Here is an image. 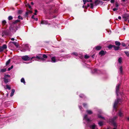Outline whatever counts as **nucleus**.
Segmentation results:
<instances>
[{
	"label": "nucleus",
	"mask_w": 129,
	"mask_h": 129,
	"mask_svg": "<svg viewBox=\"0 0 129 129\" xmlns=\"http://www.w3.org/2000/svg\"><path fill=\"white\" fill-rule=\"evenodd\" d=\"M13 68V66H11V67H10V68H11V69H12Z\"/></svg>",
	"instance_id": "nucleus-61"
},
{
	"label": "nucleus",
	"mask_w": 129,
	"mask_h": 129,
	"mask_svg": "<svg viewBox=\"0 0 129 129\" xmlns=\"http://www.w3.org/2000/svg\"><path fill=\"white\" fill-rule=\"evenodd\" d=\"M123 112L121 109H120L119 110L118 113V115L120 117H121L123 116Z\"/></svg>",
	"instance_id": "nucleus-11"
},
{
	"label": "nucleus",
	"mask_w": 129,
	"mask_h": 129,
	"mask_svg": "<svg viewBox=\"0 0 129 129\" xmlns=\"http://www.w3.org/2000/svg\"><path fill=\"white\" fill-rule=\"evenodd\" d=\"M10 59H9L6 62V65H7L9 64V63H10Z\"/></svg>",
	"instance_id": "nucleus-32"
},
{
	"label": "nucleus",
	"mask_w": 129,
	"mask_h": 129,
	"mask_svg": "<svg viewBox=\"0 0 129 129\" xmlns=\"http://www.w3.org/2000/svg\"><path fill=\"white\" fill-rule=\"evenodd\" d=\"M13 68V66H11V67H10V68H11V69H12Z\"/></svg>",
	"instance_id": "nucleus-60"
},
{
	"label": "nucleus",
	"mask_w": 129,
	"mask_h": 129,
	"mask_svg": "<svg viewBox=\"0 0 129 129\" xmlns=\"http://www.w3.org/2000/svg\"><path fill=\"white\" fill-rule=\"evenodd\" d=\"M101 48V47L100 46H98L95 47V49L97 50H100Z\"/></svg>",
	"instance_id": "nucleus-27"
},
{
	"label": "nucleus",
	"mask_w": 129,
	"mask_h": 129,
	"mask_svg": "<svg viewBox=\"0 0 129 129\" xmlns=\"http://www.w3.org/2000/svg\"><path fill=\"white\" fill-rule=\"evenodd\" d=\"M4 50V49L3 48L2 46L0 47V51H2Z\"/></svg>",
	"instance_id": "nucleus-47"
},
{
	"label": "nucleus",
	"mask_w": 129,
	"mask_h": 129,
	"mask_svg": "<svg viewBox=\"0 0 129 129\" xmlns=\"http://www.w3.org/2000/svg\"><path fill=\"white\" fill-rule=\"evenodd\" d=\"M25 5L26 7H28L30 9H31V6L28 4H26Z\"/></svg>",
	"instance_id": "nucleus-35"
},
{
	"label": "nucleus",
	"mask_w": 129,
	"mask_h": 129,
	"mask_svg": "<svg viewBox=\"0 0 129 129\" xmlns=\"http://www.w3.org/2000/svg\"><path fill=\"white\" fill-rule=\"evenodd\" d=\"M119 48V46H116L114 49L115 50H118Z\"/></svg>",
	"instance_id": "nucleus-38"
},
{
	"label": "nucleus",
	"mask_w": 129,
	"mask_h": 129,
	"mask_svg": "<svg viewBox=\"0 0 129 129\" xmlns=\"http://www.w3.org/2000/svg\"><path fill=\"white\" fill-rule=\"evenodd\" d=\"M6 68H4L2 69L1 70V71L2 72H5L6 71Z\"/></svg>",
	"instance_id": "nucleus-34"
},
{
	"label": "nucleus",
	"mask_w": 129,
	"mask_h": 129,
	"mask_svg": "<svg viewBox=\"0 0 129 129\" xmlns=\"http://www.w3.org/2000/svg\"><path fill=\"white\" fill-rule=\"evenodd\" d=\"M79 107L80 110H81V108H82L81 106H79Z\"/></svg>",
	"instance_id": "nucleus-57"
},
{
	"label": "nucleus",
	"mask_w": 129,
	"mask_h": 129,
	"mask_svg": "<svg viewBox=\"0 0 129 129\" xmlns=\"http://www.w3.org/2000/svg\"><path fill=\"white\" fill-rule=\"evenodd\" d=\"M105 54V52L103 50H102L99 52V54L101 55V56L104 55Z\"/></svg>",
	"instance_id": "nucleus-15"
},
{
	"label": "nucleus",
	"mask_w": 129,
	"mask_h": 129,
	"mask_svg": "<svg viewBox=\"0 0 129 129\" xmlns=\"http://www.w3.org/2000/svg\"><path fill=\"white\" fill-rule=\"evenodd\" d=\"M42 57H43V58L41 56V58H43L44 59V60H42L41 59H39V60H41V61H42L43 62H45V60L44 59V58H47V56L46 54H44L43 55ZM39 60V59L37 60L38 61Z\"/></svg>",
	"instance_id": "nucleus-10"
},
{
	"label": "nucleus",
	"mask_w": 129,
	"mask_h": 129,
	"mask_svg": "<svg viewBox=\"0 0 129 129\" xmlns=\"http://www.w3.org/2000/svg\"><path fill=\"white\" fill-rule=\"evenodd\" d=\"M83 1L84 3V4L85 5L86 3L87 2H92V0H83Z\"/></svg>",
	"instance_id": "nucleus-17"
},
{
	"label": "nucleus",
	"mask_w": 129,
	"mask_h": 129,
	"mask_svg": "<svg viewBox=\"0 0 129 129\" xmlns=\"http://www.w3.org/2000/svg\"><path fill=\"white\" fill-rule=\"evenodd\" d=\"M9 34V31L8 30L4 31L3 33V35H8Z\"/></svg>",
	"instance_id": "nucleus-12"
},
{
	"label": "nucleus",
	"mask_w": 129,
	"mask_h": 129,
	"mask_svg": "<svg viewBox=\"0 0 129 129\" xmlns=\"http://www.w3.org/2000/svg\"><path fill=\"white\" fill-rule=\"evenodd\" d=\"M37 11L36 10H35V13H34V14L35 15H37Z\"/></svg>",
	"instance_id": "nucleus-48"
},
{
	"label": "nucleus",
	"mask_w": 129,
	"mask_h": 129,
	"mask_svg": "<svg viewBox=\"0 0 129 129\" xmlns=\"http://www.w3.org/2000/svg\"><path fill=\"white\" fill-rule=\"evenodd\" d=\"M113 46L112 45H110L108 46V47L109 49L113 47Z\"/></svg>",
	"instance_id": "nucleus-40"
},
{
	"label": "nucleus",
	"mask_w": 129,
	"mask_h": 129,
	"mask_svg": "<svg viewBox=\"0 0 129 129\" xmlns=\"http://www.w3.org/2000/svg\"><path fill=\"white\" fill-rule=\"evenodd\" d=\"M20 21L19 20H17L13 22V23L14 24V26H12L10 28V30L11 31H12L13 33H14L16 31L17 29V27L16 26L15 24Z\"/></svg>",
	"instance_id": "nucleus-3"
},
{
	"label": "nucleus",
	"mask_w": 129,
	"mask_h": 129,
	"mask_svg": "<svg viewBox=\"0 0 129 129\" xmlns=\"http://www.w3.org/2000/svg\"><path fill=\"white\" fill-rule=\"evenodd\" d=\"M4 49H6L7 48V46L5 44H4L2 46Z\"/></svg>",
	"instance_id": "nucleus-31"
},
{
	"label": "nucleus",
	"mask_w": 129,
	"mask_h": 129,
	"mask_svg": "<svg viewBox=\"0 0 129 129\" xmlns=\"http://www.w3.org/2000/svg\"><path fill=\"white\" fill-rule=\"evenodd\" d=\"M34 15H33L32 16V18L33 19H34L35 18H34Z\"/></svg>",
	"instance_id": "nucleus-63"
},
{
	"label": "nucleus",
	"mask_w": 129,
	"mask_h": 129,
	"mask_svg": "<svg viewBox=\"0 0 129 129\" xmlns=\"http://www.w3.org/2000/svg\"><path fill=\"white\" fill-rule=\"evenodd\" d=\"M51 62L53 63H55L59 60H61L60 58L59 59L58 58H56L55 57H51Z\"/></svg>",
	"instance_id": "nucleus-7"
},
{
	"label": "nucleus",
	"mask_w": 129,
	"mask_h": 129,
	"mask_svg": "<svg viewBox=\"0 0 129 129\" xmlns=\"http://www.w3.org/2000/svg\"><path fill=\"white\" fill-rule=\"evenodd\" d=\"M129 17V15L126 14L124 15V16H123V18H126L128 19Z\"/></svg>",
	"instance_id": "nucleus-19"
},
{
	"label": "nucleus",
	"mask_w": 129,
	"mask_h": 129,
	"mask_svg": "<svg viewBox=\"0 0 129 129\" xmlns=\"http://www.w3.org/2000/svg\"><path fill=\"white\" fill-rule=\"evenodd\" d=\"M94 72H98V70L96 69H95L94 70Z\"/></svg>",
	"instance_id": "nucleus-54"
},
{
	"label": "nucleus",
	"mask_w": 129,
	"mask_h": 129,
	"mask_svg": "<svg viewBox=\"0 0 129 129\" xmlns=\"http://www.w3.org/2000/svg\"><path fill=\"white\" fill-rule=\"evenodd\" d=\"M119 71L120 73L122 74L123 73L122 67V66H120L119 68Z\"/></svg>",
	"instance_id": "nucleus-21"
},
{
	"label": "nucleus",
	"mask_w": 129,
	"mask_h": 129,
	"mask_svg": "<svg viewBox=\"0 0 129 129\" xmlns=\"http://www.w3.org/2000/svg\"><path fill=\"white\" fill-rule=\"evenodd\" d=\"M118 18L120 20L121 19V17L120 16H119Z\"/></svg>",
	"instance_id": "nucleus-55"
},
{
	"label": "nucleus",
	"mask_w": 129,
	"mask_h": 129,
	"mask_svg": "<svg viewBox=\"0 0 129 129\" xmlns=\"http://www.w3.org/2000/svg\"><path fill=\"white\" fill-rule=\"evenodd\" d=\"M18 18L19 19H21V20L23 19V18L21 16H20L19 15L18 17Z\"/></svg>",
	"instance_id": "nucleus-42"
},
{
	"label": "nucleus",
	"mask_w": 129,
	"mask_h": 129,
	"mask_svg": "<svg viewBox=\"0 0 129 129\" xmlns=\"http://www.w3.org/2000/svg\"><path fill=\"white\" fill-rule=\"evenodd\" d=\"M121 100L120 99H119L118 98H117V99L115 101L114 104L113 106V110H115V111H117V105L118 103H119L120 104L121 102Z\"/></svg>",
	"instance_id": "nucleus-4"
},
{
	"label": "nucleus",
	"mask_w": 129,
	"mask_h": 129,
	"mask_svg": "<svg viewBox=\"0 0 129 129\" xmlns=\"http://www.w3.org/2000/svg\"><path fill=\"white\" fill-rule=\"evenodd\" d=\"M118 10L117 9V8H113V10L114 11H115L116 10Z\"/></svg>",
	"instance_id": "nucleus-52"
},
{
	"label": "nucleus",
	"mask_w": 129,
	"mask_h": 129,
	"mask_svg": "<svg viewBox=\"0 0 129 129\" xmlns=\"http://www.w3.org/2000/svg\"><path fill=\"white\" fill-rule=\"evenodd\" d=\"M124 52L127 56L128 57L129 56V53L128 52L125 51Z\"/></svg>",
	"instance_id": "nucleus-33"
},
{
	"label": "nucleus",
	"mask_w": 129,
	"mask_h": 129,
	"mask_svg": "<svg viewBox=\"0 0 129 129\" xmlns=\"http://www.w3.org/2000/svg\"><path fill=\"white\" fill-rule=\"evenodd\" d=\"M48 24V22L46 20H42L41 21V22L40 23V24Z\"/></svg>",
	"instance_id": "nucleus-13"
},
{
	"label": "nucleus",
	"mask_w": 129,
	"mask_h": 129,
	"mask_svg": "<svg viewBox=\"0 0 129 129\" xmlns=\"http://www.w3.org/2000/svg\"><path fill=\"white\" fill-rule=\"evenodd\" d=\"M83 120L85 121L86 122H87V126L89 127L91 129H98L96 126L94 124H93L91 125H90V124L91 123V121L88 118L87 115L85 114L84 115L83 117Z\"/></svg>",
	"instance_id": "nucleus-2"
},
{
	"label": "nucleus",
	"mask_w": 129,
	"mask_h": 129,
	"mask_svg": "<svg viewBox=\"0 0 129 129\" xmlns=\"http://www.w3.org/2000/svg\"><path fill=\"white\" fill-rule=\"evenodd\" d=\"M115 1V0H111V3H113Z\"/></svg>",
	"instance_id": "nucleus-53"
},
{
	"label": "nucleus",
	"mask_w": 129,
	"mask_h": 129,
	"mask_svg": "<svg viewBox=\"0 0 129 129\" xmlns=\"http://www.w3.org/2000/svg\"><path fill=\"white\" fill-rule=\"evenodd\" d=\"M117 118V116H114L113 118L111 119V122L113 123L114 125L115 126H116V125L115 123L114 122V121Z\"/></svg>",
	"instance_id": "nucleus-9"
},
{
	"label": "nucleus",
	"mask_w": 129,
	"mask_h": 129,
	"mask_svg": "<svg viewBox=\"0 0 129 129\" xmlns=\"http://www.w3.org/2000/svg\"><path fill=\"white\" fill-rule=\"evenodd\" d=\"M22 12V10H19L18 11V14H21Z\"/></svg>",
	"instance_id": "nucleus-45"
},
{
	"label": "nucleus",
	"mask_w": 129,
	"mask_h": 129,
	"mask_svg": "<svg viewBox=\"0 0 129 129\" xmlns=\"http://www.w3.org/2000/svg\"><path fill=\"white\" fill-rule=\"evenodd\" d=\"M90 8H91V9H93V4L92 3H90Z\"/></svg>",
	"instance_id": "nucleus-43"
},
{
	"label": "nucleus",
	"mask_w": 129,
	"mask_h": 129,
	"mask_svg": "<svg viewBox=\"0 0 129 129\" xmlns=\"http://www.w3.org/2000/svg\"><path fill=\"white\" fill-rule=\"evenodd\" d=\"M12 43L14 44L16 47H17L18 46V44L17 43L15 42H11Z\"/></svg>",
	"instance_id": "nucleus-23"
},
{
	"label": "nucleus",
	"mask_w": 129,
	"mask_h": 129,
	"mask_svg": "<svg viewBox=\"0 0 129 129\" xmlns=\"http://www.w3.org/2000/svg\"><path fill=\"white\" fill-rule=\"evenodd\" d=\"M118 62L120 63H121L122 62V58L120 57L118 59Z\"/></svg>",
	"instance_id": "nucleus-29"
},
{
	"label": "nucleus",
	"mask_w": 129,
	"mask_h": 129,
	"mask_svg": "<svg viewBox=\"0 0 129 129\" xmlns=\"http://www.w3.org/2000/svg\"><path fill=\"white\" fill-rule=\"evenodd\" d=\"M29 45L28 44H25L23 45L21 51L25 52L26 50H29Z\"/></svg>",
	"instance_id": "nucleus-5"
},
{
	"label": "nucleus",
	"mask_w": 129,
	"mask_h": 129,
	"mask_svg": "<svg viewBox=\"0 0 129 129\" xmlns=\"http://www.w3.org/2000/svg\"><path fill=\"white\" fill-rule=\"evenodd\" d=\"M122 46H124V47L125 46H126L125 44L124 43H122Z\"/></svg>",
	"instance_id": "nucleus-49"
},
{
	"label": "nucleus",
	"mask_w": 129,
	"mask_h": 129,
	"mask_svg": "<svg viewBox=\"0 0 129 129\" xmlns=\"http://www.w3.org/2000/svg\"><path fill=\"white\" fill-rule=\"evenodd\" d=\"M127 119L129 121V117H127Z\"/></svg>",
	"instance_id": "nucleus-64"
},
{
	"label": "nucleus",
	"mask_w": 129,
	"mask_h": 129,
	"mask_svg": "<svg viewBox=\"0 0 129 129\" xmlns=\"http://www.w3.org/2000/svg\"><path fill=\"white\" fill-rule=\"evenodd\" d=\"M11 69V68H10V67L8 69V71H9Z\"/></svg>",
	"instance_id": "nucleus-56"
},
{
	"label": "nucleus",
	"mask_w": 129,
	"mask_h": 129,
	"mask_svg": "<svg viewBox=\"0 0 129 129\" xmlns=\"http://www.w3.org/2000/svg\"><path fill=\"white\" fill-rule=\"evenodd\" d=\"M98 117L99 118H101L103 119H104V117H102V116L99 114L98 115Z\"/></svg>",
	"instance_id": "nucleus-39"
},
{
	"label": "nucleus",
	"mask_w": 129,
	"mask_h": 129,
	"mask_svg": "<svg viewBox=\"0 0 129 129\" xmlns=\"http://www.w3.org/2000/svg\"><path fill=\"white\" fill-rule=\"evenodd\" d=\"M120 85V84H118L117 85L116 87V93L117 96L118 95V91Z\"/></svg>",
	"instance_id": "nucleus-8"
},
{
	"label": "nucleus",
	"mask_w": 129,
	"mask_h": 129,
	"mask_svg": "<svg viewBox=\"0 0 129 129\" xmlns=\"http://www.w3.org/2000/svg\"><path fill=\"white\" fill-rule=\"evenodd\" d=\"M4 88L5 89H8L9 90H10L11 89L10 86L8 85H7L5 86H4Z\"/></svg>",
	"instance_id": "nucleus-20"
},
{
	"label": "nucleus",
	"mask_w": 129,
	"mask_h": 129,
	"mask_svg": "<svg viewBox=\"0 0 129 129\" xmlns=\"http://www.w3.org/2000/svg\"><path fill=\"white\" fill-rule=\"evenodd\" d=\"M13 19V17L11 16H9L8 17V20H12Z\"/></svg>",
	"instance_id": "nucleus-30"
},
{
	"label": "nucleus",
	"mask_w": 129,
	"mask_h": 129,
	"mask_svg": "<svg viewBox=\"0 0 129 129\" xmlns=\"http://www.w3.org/2000/svg\"><path fill=\"white\" fill-rule=\"evenodd\" d=\"M89 5H89L88 4H87V7H86V6H85L84 5H83V6L82 7L83 8H87V7H89Z\"/></svg>",
	"instance_id": "nucleus-37"
},
{
	"label": "nucleus",
	"mask_w": 129,
	"mask_h": 129,
	"mask_svg": "<svg viewBox=\"0 0 129 129\" xmlns=\"http://www.w3.org/2000/svg\"><path fill=\"white\" fill-rule=\"evenodd\" d=\"M15 91V90L14 89H12L10 95V96L12 97L14 95Z\"/></svg>",
	"instance_id": "nucleus-18"
},
{
	"label": "nucleus",
	"mask_w": 129,
	"mask_h": 129,
	"mask_svg": "<svg viewBox=\"0 0 129 129\" xmlns=\"http://www.w3.org/2000/svg\"><path fill=\"white\" fill-rule=\"evenodd\" d=\"M11 39L12 41H13L14 40H15L13 38H12Z\"/></svg>",
	"instance_id": "nucleus-59"
},
{
	"label": "nucleus",
	"mask_w": 129,
	"mask_h": 129,
	"mask_svg": "<svg viewBox=\"0 0 129 129\" xmlns=\"http://www.w3.org/2000/svg\"><path fill=\"white\" fill-rule=\"evenodd\" d=\"M89 56H88V55H85V56H84V58L85 59H87L88 58H89Z\"/></svg>",
	"instance_id": "nucleus-46"
},
{
	"label": "nucleus",
	"mask_w": 129,
	"mask_h": 129,
	"mask_svg": "<svg viewBox=\"0 0 129 129\" xmlns=\"http://www.w3.org/2000/svg\"><path fill=\"white\" fill-rule=\"evenodd\" d=\"M6 23V21L5 20H3L2 22V24L3 25H5Z\"/></svg>",
	"instance_id": "nucleus-41"
},
{
	"label": "nucleus",
	"mask_w": 129,
	"mask_h": 129,
	"mask_svg": "<svg viewBox=\"0 0 129 129\" xmlns=\"http://www.w3.org/2000/svg\"><path fill=\"white\" fill-rule=\"evenodd\" d=\"M21 82L23 83L24 84H25V81L24 79L23 78H22L21 80Z\"/></svg>",
	"instance_id": "nucleus-26"
},
{
	"label": "nucleus",
	"mask_w": 129,
	"mask_h": 129,
	"mask_svg": "<svg viewBox=\"0 0 129 129\" xmlns=\"http://www.w3.org/2000/svg\"><path fill=\"white\" fill-rule=\"evenodd\" d=\"M115 44L116 45L119 46L120 45V43L118 41H116L115 42Z\"/></svg>",
	"instance_id": "nucleus-24"
},
{
	"label": "nucleus",
	"mask_w": 129,
	"mask_h": 129,
	"mask_svg": "<svg viewBox=\"0 0 129 129\" xmlns=\"http://www.w3.org/2000/svg\"><path fill=\"white\" fill-rule=\"evenodd\" d=\"M10 76L8 75H5L4 77L3 78L4 82L6 83H7L9 82L10 80L8 78L10 77Z\"/></svg>",
	"instance_id": "nucleus-6"
},
{
	"label": "nucleus",
	"mask_w": 129,
	"mask_h": 129,
	"mask_svg": "<svg viewBox=\"0 0 129 129\" xmlns=\"http://www.w3.org/2000/svg\"><path fill=\"white\" fill-rule=\"evenodd\" d=\"M83 106L84 107H86L87 106V104L85 103H84L83 104Z\"/></svg>",
	"instance_id": "nucleus-51"
},
{
	"label": "nucleus",
	"mask_w": 129,
	"mask_h": 129,
	"mask_svg": "<svg viewBox=\"0 0 129 129\" xmlns=\"http://www.w3.org/2000/svg\"><path fill=\"white\" fill-rule=\"evenodd\" d=\"M124 20L125 21H126L127 19H126V18H124Z\"/></svg>",
	"instance_id": "nucleus-62"
},
{
	"label": "nucleus",
	"mask_w": 129,
	"mask_h": 129,
	"mask_svg": "<svg viewBox=\"0 0 129 129\" xmlns=\"http://www.w3.org/2000/svg\"><path fill=\"white\" fill-rule=\"evenodd\" d=\"M115 6L116 7H118V5L117 3L115 4Z\"/></svg>",
	"instance_id": "nucleus-50"
},
{
	"label": "nucleus",
	"mask_w": 129,
	"mask_h": 129,
	"mask_svg": "<svg viewBox=\"0 0 129 129\" xmlns=\"http://www.w3.org/2000/svg\"><path fill=\"white\" fill-rule=\"evenodd\" d=\"M72 54L74 55L75 56H79V57L80 56H79L78 54L77 53L75 52H73V53H72Z\"/></svg>",
	"instance_id": "nucleus-28"
},
{
	"label": "nucleus",
	"mask_w": 129,
	"mask_h": 129,
	"mask_svg": "<svg viewBox=\"0 0 129 129\" xmlns=\"http://www.w3.org/2000/svg\"><path fill=\"white\" fill-rule=\"evenodd\" d=\"M98 124L100 126H102L103 124V122L102 121H99L98 123Z\"/></svg>",
	"instance_id": "nucleus-25"
},
{
	"label": "nucleus",
	"mask_w": 129,
	"mask_h": 129,
	"mask_svg": "<svg viewBox=\"0 0 129 129\" xmlns=\"http://www.w3.org/2000/svg\"><path fill=\"white\" fill-rule=\"evenodd\" d=\"M21 58L22 60L24 61H28L30 59V62H32L33 61H34V60H36L41 59L43 60H44V59L41 58V57L38 56H34L31 57L29 56L25 55L22 56Z\"/></svg>",
	"instance_id": "nucleus-1"
},
{
	"label": "nucleus",
	"mask_w": 129,
	"mask_h": 129,
	"mask_svg": "<svg viewBox=\"0 0 129 129\" xmlns=\"http://www.w3.org/2000/svg\"><path fill=\"white\" fill-rule=\"evenodd\" d=\"M32 13V12L31 11H28L26 12L25 13V15L26 16H27L29 14H31Z\"/></svg>",
	"instance_id": "nucleus-22"
},
{
	"label": "nucleus",
	"mask_w": 129,
	"mask_h": 129,
	"mask_svg": "<svg viewBox=\"0 0 129 129\" xmlns=\"http://www.w3.org/2000/svg\"><path fill=\"white\" fill-rule=\"evenodd\" d=\"M79 96L80 98H83L84 97V95L83 94H81Z\"/></svg>",
	"instance_id": "nucleus-44"
},
{
	"label": "nucleus",
	"mask_w": 129,
	"mask_h": 129,
	"mask_svg": "<svg viewBox=\"0 0 129 129\" xmlns=\"http://www.w3.org/2000/svg\"><path fill=\"white\" fill-rule=\"evenodd\" d=\"M101 2H102V1L99 0H96L94 2L95 5L96 6H97Z\"/></svg>",
	"instance_id": "nucleus-14"
},
{
	"label": "nucleus",
	"mask_w": 129,
	"mask_h": 129,
	"mask_svg": "<svg viewBox=\"0 0 129 129\" xmlns=\"http://www.w3.org/2000/svg\"><path fill=\"white\" fill-rule=\"evenodd\" d=\"M86 112L87 114L89 115L92 114L93 113L92 111L91 110H86Z\"/></svg>",
	"instance_id": "nucleus-16"
},
{
	"label": "nucleus",
	"mask_w": 129,
	"mask_h": 129,
	"mask_svg": "<svg viewBox=\"0 0 129 129\" xmlns=\"http://www.w3.org/2000/svg\"><path fill=\"white\" fill-rule=\"evenodd\" d=\"M25 5L26 7H28L30 9H31V6L28 4H26Z\"/></svg>",
	"instance_id": "nucleus-36"
},
{
	"label": "nucleus",
	"mask_w": 129,
	"mask_h": 129,
	"mask_svg": "<svg viewBox=\"0 0 129 129\" xmlns=\"http://www.w3.org/2000/svg\"><path fill=\"white\" fill-rule=\"evenodd\" d=\"M116 46H115V45H113V47L114 48V49H115V47H116Z\"/></svg>",
	"instance_id": "nucleus-58"
}]
</instances>
